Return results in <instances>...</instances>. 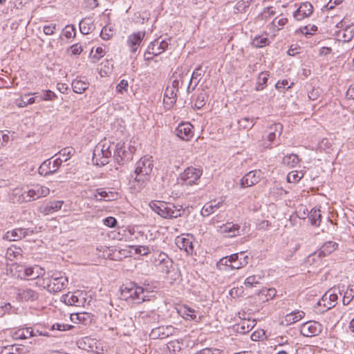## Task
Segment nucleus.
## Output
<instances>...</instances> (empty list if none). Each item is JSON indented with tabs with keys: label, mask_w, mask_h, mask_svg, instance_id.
Segmentation results:
<instances>
[{
	"label": "nucleus",
	"mask_w": 354,
	"mask_h": 354,
	"mask_svg": "<svg viewBox=\"0 0 354 354\" xmlns=\"http://www.w3.org/2000/svg\"><path fill=\"white\" fill-rule=\"evenodd\" d=\"M149 206L153 212L166 219L180 217L185 212V209L180 205H176L163 201H151Z\"/></svg>",
	"instance_id": "f257e3e1"
},
{
	"label": "nucleus",
	"mask_w": 354,
	"mask_h": 354,
	"mask_svg": "<svg viewBox=\"0 0 354 354\" xmlns=\"http://www.w3.org/2000/svg\"><path fill=\"white\" fill-rule=\"evenodd\" d=\"M153 167L151 156H143L136 162L134 180L140 187L144 186L149 180Z\"/></svg>",
	"instance_id": "f03ea898"
},
{
	"label": "nucleus",
	"mask_w": 354,
	"mask_h": 354,
	"mask_svg": "<svg viewBox=\"0 0 354 354\" xmlns=\"http://www.w3.org/2000/svg\"><path fill=\"white\" fill-rule=\"evenodd\" d=\"M146 293H148V292L145 290L142 287L138 286L133 283H130L125 286L123 285L120 288V298L126 301L131 300L137 304L148 300Z\"/></svg>",
	"instance_id": "7ed1b4c3"
},
{
	"label": "nucleus",
	"mask_w": 354,
	"mask_h": 354,
	"mask_svg": "<svg viewBox=\"0 0 354 354\" xmlns=\"http://www.w3.org/2000/svg\"><path fill=\"white\" fill-rule=\"evenodd\" d=\"M50 193V189L45 186L40 185H35L32 188L24 190L19 196V201L29 202L31 201L37 200L41 197H45Z\"/></svg>",
	"instance_id": "20e7f679"
},
{
	"label": "nucleus",
	"mask_w": 354,
	"mask_h": 354,
	"mask_svg": "<svg viewBox=\"0 0 354 354\" xmlns=\"http://www.w3.org/2000/svg\"><path fill=\"white\" fill-rule=\"evenodd\" d=\"M111 156L110 145L99 144L93 150L92 160L97 165H105L109 163Z\"/></svg>",
	"instance_id": "39448f33"
},
{
	"label": "nucleus",
	"mask_w": 354,
	"mask_h": 354,
	"mask_svg": "<svg viewBox=\"0 0 354 354\" xmlns=\"http://www.w3.org/2000/svg\"><path fill=\"white\" fill-rule=\"evenodd\" d=\"M68 283V279L62 272H54L50 275L49 283H48V290L49 292H57L61 291Z\"/></svg>",
	"instance_id": "423d86ee"
},
{
	"label": "nucleus",
	"mask_w": 354,
	"mask_h": 354,
	"mask_svg": "<svg viewBox=\"0 0 354 354\" xmlns=\"http://www.w3.org/2000/svg\"><path fill=\"white\" fill-rule=\"evenodd\" d=\"M62 162L63 160L60 157L55 160H53V158L46 160L39 167V174L44 176L53 174L59 169Z\"/></svg>",
	"instance_id": "0eeeda50"
},
{
	"label": "nucleus",
	"mask_w": 354,
	"mask_h": 354,
	"mask_svg": "<svg viewBox=\"0 0 354 354\" xmlns=\"http://www.w3.org/2000/svg\"><path fill=\"white\" fill-rule=\"evenodd\" d=\"M322 325L316 321H308L300 326V333L304 337H312L319 335L322 331Z\"/></svg>",
	"instance_id": "6e6552de"
},
{
	"label": "nucleus",
	"mask_w": 354,
	"mask_h": 354,
	"mask_svg": "<svg viewBox=\"0 0 354 354\" xmlns=\"http://www.w3.org/2000/svg\"><path fill=\"white\" fill-rule=\"evenodd\" d=\"M157 269L163 274H168L173 268V261L165 252H160L154 261Z\"/></svg>",
	"instance_id": "1a4fd4ad"
},
{
	"label": "nucleus",
	"mask_w": 354,
	"mask_h": 354,
	"mask_svg": "<svg viewBox=\"0 0 354 354\" xmlns=\"http://www.w3.org/2000/svg\"><path fill=\"white\" fill-rule=\"evenodd\" d=\"M113 158L118 164H124L132 159V151L126 148L124 143L118 142L115 147Z\"/></svg>",
	"instance_id": "9d476101"
},
{
	"label": "nucleus",
	"mask_w": 354,
	"mask_h": 354,
	"mask_svg": "<svg viewBox=\"0 0 354 354\" xmlns=\"http://www.w3.org/2000/svg\"><path fill=\"white\" fill-rule=\"evenodd\" d=\"M176 330L171 325L158 326L151 330L149 337L152 339H165L174 335Z\"/></svg>",
	"instance_id": "9b49d317"
},
{
	"label": "nucleus",
	"mask_w": 354,
	"mask_h": 354,
	"mask_svg": "<svg viewBox=\"0 0 354 354\" xmlns=\"http://www.w3.org/2000/svg\"><path fill=\"white\" fill-rule=\"evenodd\" d=\"M202 170L193 167H187L180 175L181 180L187 185H192L200 178Z\"/></svg>",
	"instance_id": "f8f14e48"
},
{
	"label": "nucleus",
	"mask_w": 354,
	"mask_h": 354,
	"mask_svg": "<svg viewBox=\"0 0 354 354\" xmlns=\"http://www.w3.org/2000/svg\"><path fill=\"white\" fill-rule=\"evenodd\" d=\"M34 230L30 228H16L12 231H8L5 234L4 239L10 241H16L25 238L28 236L32 235Z\"/></svg>",
	"instance_id": "ddd939ff"
},
{
	"label": "nucleus",
	"mask_w": 354,
	"mask_h": 354,
	"mask_svg": "<svg viewBox=\"0 0 354 354\" xmlns=\"http://www.w3.org/2000/svg\"><path fill=\"white\" fill-rule=\"evenodd\" d=\"M261 174L260 170H253L248 172L241 179V187L245 188L256 185L260 181Z\"/></svg>",
	"instance_id": "4468645a"
},
{
	"label": "nucleus",
	"mask_w": 354,
	"mask_h": 354,
	"mask_svg": "<svg viewBox=\"0 0 354 354\" xmlns=\"http://www.w3.org/2000/svg\"><path fill=\"white\" fill-rule=\"evenodd\" d=\"M82 292L76 291L73 293L68 292L62 296V301L67 305L81 306L85 301L84 297H81Z\"/></svg>",
	"instance_id": "2eb2a0df"
},
{
	"label": "nucleus",
	"mask_w": 354,
	"mask_h": 354,
	"mask_svg": "<svg viewBox=\"0 0 354 354\" xmlns=\"http://www.w3.org/2000/svg\"><path fill=\"white\" fill-rule=\"evenodd\" d=\"M178 137L183 140H189L194 136L193 126L189 123L180 124L176 129Z\"/></svg>",
	"instance_id": "dca6fc26"
},
{
	"label": "nucleus",
	"mask_w": 354,
	"mask_h": 354,
	"mask_svg": "<svg viewBox=\"0 0 354 354\" xmlns=\"http://www.w3.org/2000/svg\"><path fill=\"white\" fill-rule=\"evenodd\" d=\"M145 36V31H139L130 35L127 38V45L132 53H136Z\"/></svg>",
	"instance_id": "f3484780"
},
{
	"label": "nucleus",
	"mask_w": 354,
	"mask_h": 354,
	"mask_svg": "<svg viewBox=\"0 0 354 354\" xmlns=\"http://www.w3.org/2000/svg\"><path fill=\"white\" fill-rule=\"evenodd\" d=\"M64 204L63 201L53 200L44 204L39 207V211L44 215L53 214L62 209Z\"/></svg>",
	"instance_id": "a211bd4d"
},
{
	"label": "nucleus",
	"mask_w": 354,
	"mask_h": 354,
	"mask_svg": "<svg viewBox=\"0 0 354 354\" xmlns=\"http://www.w3.org/2000/svg\"><path fill=\"white\" fill-rule=\"evenodd\" d=\"M313 6L309 2L301 3L299 7L293 12V17L297 21H301L310 16L313 12Z\"/></svg>",
	"instance_id": "6ab92c4d"
},
{
	"label": "nucleus",
	"mask_w": 354,
	"mask_h": 354,
	"mask_svg": "<svg viewBox=\"0 0 354 354\" xmlns=\"http://www.w3.org/2000/svg\"><path fill=\"white\" fill-rule=\"evenodd\" d=\"M278 17V12L276 8L273 6L267 7L263 9V12L259 16L260 20H266L270 22H283V18L279 19L277 21L276 20Z\"/></svg>",
	"instance_id": "aec40b11"
},
{
	"label": "nucleus",
	"mask_w": 354,
	"mask_h": 354,
	"mask_svg": "<svg viewBox=\"0 0 354 354\" xmlns=\"http://www.w3.org/2000/svg\"><path fill=\"white\" fill-rule=\"evenodd\" d=\"M204 74L205 71L201 66L194 71L187 88V93H190L191 90L194 91L195 89Z\"/></svg>",
	"instance_id": "412c9836"
},
{
	"label": "nucleus",
	"mask_w": 354,
	"mask_h": 354,
	"mask_svg": "<svg viewBox=\"0 0 354 354\" xmlns=\"http://www.w3.org/2000/svg\"><path fill=\"white\" fill-rule=\"evenodd\" d=\"M176 245L180 250H185L187 254H192L194 252L193 237H178Z\"/></svg>",
	"instance_id": "4be33fe9"
},
{
	"label": "nucleus",
	"mask_w": 354,
	"mask_h": 354,
	"mask_svg": "<svg viewBox=\"0 0 354 354\" xmlns=\"http://www.w3.org/2000/svg\"><path fill=\"white\" fill-rule=\"evenodd\" d=\"M223 201H212L204 205L201 209V214L203 216H208L209 214H213L217 209L223 207Z\"/></svg>",
	"instance_id": "5701e85b"
},
{
	"label": "nucleus",
	"mask_w": 354,
	"mask_h": 354,
	"mask_svg": "<svg viewBox=\"0 0 354 354\" xmlns=\"http://www.w3.org/2000/svg\"><path fill=\"white\" fill-rule=\"evenodd\" d=\"M37 336L32 328H22L15 330L12 337L15 339H26L31 337Z\"/></svg>",
	"instance_id": "b1692460"
},
{
	"label": "nucleus",
	"mask_w": 354,
	"mask_h": 354,
	"mask_svg": "<svg viewBox=\"0 0 354 354\" xmlns=\"http://www.w3.org/2000/svg\"><path fill=\"white\" fill-rule=\"evenodd\" d=\"M219 231L223 234H228L229 236L234 237L240 234V226L233 223H227L219 227Z\"/></svg>",
	"instance_id": "393cba45"
},
{
	"label": "nucleus",
	"mask_w": 354,
	"mask_h": 354,
	"mask_svg": "<svg viewBox=\"0 0 354 354\" xmlns=\"http://www.w3.org/2000/svg\"><path fill=\"white\" fill-rule=\"evenodd\" d=\"M18 297L24 301H35L37 300L39 297V293L36 291L30 289H19L17 292Z\"/></svg>",
	"instance_id": "a878e982"
},
{
	"label": "nucleus",
	"mask_w": 354,
	"mask_h": 354,
	"mask_svg": "<svg viewBox=\"0 0 354 354\" xmlns=\"http://www.w3.org/2000/svg\"><path fill=\"white\" fill-rule=\"evenodd\" d=\"M26 278L30 277V279H35L45 275V270L39 266L26 267L25 272Z\"/></svg>",
	"instance_id": "bb28decb"
},
{
	"label": "nucleus",
	"mask_w": 354,
	"mask_h": 354,
	"mask_svg": "<svg viewBox=\"0 0 354 354\" xmlns=\"http://www.w3.org/2000/svg\"><path fill=\"white\" fill-rule=\"evenodd\" d=\"M177 93V90L168 85L165 91L164 103L169 104L170 106H173L176 102Z\"/></svg>",
	"instance_id": "cd10ccee"
},
{
	"label": "nucleus",
	"mask_w": 354,
	"mask_h": 354,
	"mask_svg": "<svg viewBox=\"0 0 354 354\" xmlns=\"http://www.w3.org/2000/svg\"><path fill=\"white\" fill-rule=\"evenodd\" d=\"M159 315L153 310L140 311L138 315V318L147 324L155 323Z\"/></svg>",
	"instance_id": "c85d7f7f"
},
{
	"label": "nucleus",
	"mask_w": 354,
	"mask_h": 354,
	"mask_svg": "<svg viewBox=\"0 0 354 354\" xmlns=\"http://www.w3.org/2000/svg\"><path fill=\"white\" fill-rule=\"evenodd\" d=\"M337 243L333 241H328L325 243L319 250L317 252L318 257H326L330 254L332 252L335 251L337 248Z\"/></svg>",
	"instance_id": "c756f323"
},
{
	"label": "nucleus",
	"mask_w": 354,
	"mask_h": 354,
	"mask_svg": "<svg viewBox=\"0 0 354 354\" xmlns=\"http://www.w3.org/2000/svg\"><path fill=\"white\" fill-rule=\"evenodd\" d=\"M187 73H180L175 72L171 77V85L170 87L177 90L178 92L179 87L182 86L186 77H187Z\"/></svg>",
	"instance_id": "7c9ffc66"
},
{
	"label": "nucleus",
	"mask_w": 354,
	"mask_h": 354,
	"mask_svg": "<svg viewBox=\"0 0 354 354\" xmlns=\"http://www.w3.org/2000/svg\"><path fill=\"white\" fill-rule=\"evenodd\" d=\"M305 315V313L302 310H296L287 314L284 318V322L286 325L292 324L300 319Z\"/></svg>",
	"instance_id": "2f4dec72"
},
{
	"label": "nucleus",
	"mask_w": 354,
	"mask_h": 354,
	"mask_svg": "<svg viewBox=\"0 0 354 354\" xmlns=\"http://www.w3.org/2000/svg\"><path fill=\"white\" fill-rule=\"evenodd\" d=\"M330 291L327 292L322 298V301H319V304L322 305V301L325 302L328 299V305H326L325 303L323 304V306L326 308V309H330L335 306L336 301L338 299V296L335 293H330Z\"/></svg>",
	"instance_id": "473e14b6"
},
{
	"label": "nucleus",
	"mask_w": 354,
	"mask_h": 354,
	"mask_svg": "<svg viewBox=\"0 0 354 354\" xmlns=\"http://www.w3.org/2000/svg\"><path fill=\"white\" fill-rule=\"evenodd\" d=\"M96 344V341L89 337H85L77 341L78 347L86 350L93 351L94 346Z\"/></svg>",
	"instance_id": "72a5a7b5"
},
{
	"label": "nucleus",
	"mask_w": 354,
	"mask_h": 354,
	"mask_svg": "<svg viewBox=\"0 0 354 354\" xmlns=\"http://www.w3.org/2000/svg\"><path fill=\"white\" fill-rule=\"evenodd\" d=\"M115 28L114 27V24H106L102 29L100 32L101 37L107 40L110 39L115 33Z\"/></svg>",
	"instance_id": "f704fd0d"
},
{
	"label": "nucleus",
	"mask_w": 354,
	"mask_h": 354,
	"mask_svg": "<svg viewBox=\"0 0 354 354\" xmlns=\"http://www.w3.org/2000/svg\"><path fill=\"white\" fill-rule=\"evenodd\" d=\"M22 250L20 248H17L15 245H12L11 247L8 248L6 257V258L10 261H13L14 259H18V257H22Z\"/></svg>",
	"instance_id": "c9c22d12"
},
{
	"label": "nucleus",
	"mask_w": 354,
	"mask_h": 354,
	"mask_svg": "<svg viewBox=\"0 0 354 354\" xmlns=\"http://www.w3.org/2000/svg\"><path fill=\"white\" fill-rule=\"evenodd\" d=\"M30 93L23 95L20 97V98L16 100V104L19 107H25L28 104H32L35 102V99L38 97L37 95L35 97H30Z\"/></svg>",
	"instance_id": "e433bc0d"
},
{
	"label": "nucleus",
	"mask_w": 354,
	"mask_h": 354,
	"mask_svg": "<svg viewBox=\"0 0 354 354\" xmlns=\"http://www.w3.org/2000/svg\"><path fill=\"white\" fill-rule=\"evenodd\" d=\"M299 162L297 155L291 153L285 156L282 159V164L289 167H294Z\"/></svg>",
	"instance_id": "4c0bfd02"
},
{
	"label": "nucleus",
	"mask_w": 354,
	"mask_h": 354,
	"mask_svg": "<svg viewBox=\"0 0 354 354\" xmlns=\"http://www.w3.org/2000/svg\"><path fill=\"white\" fill-rule=\"evenodd\" d=\"M73 91L77 93H82L88 87V83L80 80H74L72 82Z\"/></svg>",
	"instance_id": "58836bf2"
},
{
	"label": "nucleus",
	"mask_w": 354,
	"mask_h": 354,
	"mask_svg": "<svg viewBox=\"0 0 354 354\" xmlns=\"http://www.w3.org/2000/svg\"><path fill=\"white\" fill-rule=\"evenodd\" d=\"M113 194L112 192L108 193L106 191L101 190V189H97L96 191V194H94V198L96 201L104 200V201H112L113 199Z\"/></svg>",
	"instance_id": "ea45409f"
},
{
	"label": "nucleus",
	"mask_w": 354,
	"mask_h": 354,
	"mask_svg": "<svg viewBox=\"0 0 354 354\" xmlns=\"http://www.w3.org/2000/svg\"><path fill=\"white\" fill-rule=\"evenodd\" d=\"M208 95L205 93H199L194 99V107L200 109L204 106L207 101Z\"/></svg>",
	"instance_id": "a19ab883"
},
{
	"label": "nucleus",
	"mask_w": 354,
	"mask_h": 354,
	"mask_svg": "<svg viewBox=\"0 0 354 354\" xmlns=\"http://www.w3.org/2000/svg\"><path fill=\"white\" fill-rule=\"evenodd\" d=\"M26 266L19 264H13L11 268V271L14 272L13 274L16 275L18 278L26 279Z\"/></svg>",
	"instance_id": "79ce46f5"
},
{
	"label": "nucleus",
	"mask_w": 354,
	"mask_h": 354,
	"mask_svg": "<svg viewBox=\"0 0 354 354\" xmlns=\"http://www.w3.org/2000/svg\"><path fill=\"white\" fill-rule=\"evenodd\" d=\"M257 120V118L245 117L239 120L238 123L240 127L245 129H250L254 126Z\"/></svg>",
	"instance_id": "37998d69"
},
{
	"label": "nucleus",
	"mask_w": 354,
	"mask_h": 354,
	"mask_svg": "<svg viewBox=\"0 0 354 354\" xmlns=\"http://www.w3.org/2000/svg\"><path fill=\"white\" fill-rule=\"evenodd\" d=\"M354 298V284H350L344 293L343 304L348 305Z\"/></svg>",
	"instance_id": "c03bdc74"
},
{
	"label": "nucleus",
	"mask_w": 354,
	"mask_h": 354,
	"mask_svg": "<svg viewBox=\"0 0 354 354\" xmlns=\"http://www.w3.org/2000/svg\"><path fill=\"white\" fill-rule=\"evenodd\" d=\"M304 176L302 171H292L287 175V181L291 183L299 182Z\"/></svg>",
	"instance_id": "a18cd8bd"
},
{
	"label": "nucleus",
	"mask_w": 354,
	"mask_h": 354,
	"mask_svg": "<svg viewBox=\"0 0 354 354\" xmlns=\"http://www.w3.org/2000/svg\"><path fill=\"white\" fill-rule=\"evenodd\" d=\"M322 215L319 209H312L310 213L309 218L312 225L318 226L321 222Z\"/></svg>",
	"instance_id": "49530a36"
},
{
	"label": "nucleus",
	"mask_w": 354,
	"mask_h": 354,
	"mask_svg": "<svg viewBox=\"0 0 354 354\" xmlns=\"http://www.w3.org/2000/svg\"><path fill=\"white\" fill-rule=\"evenodd\" d=\"M268 76H269L268 74H267L266 73H263V72H262L259 74V76L258 77V81H257V85L256 86L257 91H261L264 88V87L267 84Z\"/></svg>",
	"instance_id": "de8ad7c7"
},
{
	"label": "nucleus",
	"mask_w": 354,
	"mask_h": 354,
	"mask_svg": "<svg viewBox=\"0 0 354 354\" xmlns=\"http://www.w3.org/2000/svg\"><path fill=\"white\" fill-rule=\"evenodd\" d=\"M252 44L256 48H261L269 44V40L267 37L262 36L255 37L252 40Z\"/></svg>",
	"instance_id": "09e8293b"
},
{
	"label": "nucleus",
	"mask_w": 354,
	"mask_h": 354,
	"mask_svg": "<svg viewBox=\"0 0 354 354\" xmlns=\"http://www.w3.org/2000/svg\"><path fill=\"white\" fill-rule=\"evenodd\" d=\"M74 152V149L71 147H66L60 150L58 153V155L59 157L63 160V162H65L73 155Z\"/></svg>",
	"instance_id": "8fccbe9b"
},
{
	"label": "nucleus",
	"mask_w": 354,
	"mask_h": 354,
	"mask_svg": "<svg viewBox=\"0 0 354 354\" xmlns=\"http://www.w3.org/2000/svg\"><path fill=\"white\" fill-rule=\"evenodd\" d=\"M349 29H350V28L347 27L345 29L339 30V34H338L339 37H342V40L344 42H348V41H351L352 39V38L353 37V31Z\"/></svg>",
	"instance_id": "3c124183"
},
{
	"label": "nucleus",
	"mask_w": 354,
	"mask_h": 354,
	"mask_svg": "<svg viewBox=\"0 0 354 354\" xmlns=\"http://www.w3.org/2000/svg\"><path fill=\"white\" fill-rule=\"evenodd\" d=\"M23 348L15 346H5L2 348L1 354H20Z\"/></svg>",
	"instance_id": "603ef678"
},
{
	"label": "nucleus",
	"mask_w": 354,
	"mask_h": 354,
	"mask_svg": "<svg viewBox=\"0 0 354 354\" xmlns=\"http://www.w3.org/2000/svg\"><path fill=\"white\" fill-rule=\"evenodd\" d=\"M158 39H155L151 41L148 46L147 54H152L153 55H158L162 53V51L158 50Z\"/></svg>",
	"instance_id": "864d4df0"
},
{
	"label": "nucleus",
	"mask_w": 354,
	"mask_h": 354,
	"mask_svg": "<svg viewBox=\"0 0 354 354\" xmlns=\"http://www.w3.org/2000/svg\"><path fill=\"white\" fill-rule=\"evenodd\" d=\"M261 279L260 277L253 275L247 277L245 280V285L247 287H253L256 286L259 283V280Z\"/></svg>",
	"instance_id": "5fc2aeb1"
},
{
	"label": "nucleus",
	"mask_w": 354,
	"mask_h": 354,
	"mask_svg": "<svg viewBox=\"0 0 354 354\" xmlns=\"http://www.w3.org/2000/svg\"><path fill=\"white\" fill-rule=\"evenodd\" d=\"M76 32L73 25H67L63 29V35L69 39L75 36Z\"/></svg>",
	"instance_id": "6e6d98bb"
},
{
	"label": "nucleus",
	"mask_w": 354,
	"mask_h": 354,
	"mask_svg": "<svg viewBox=\"0 0 354 354\" xmlns=\"http://www.w3.org/2000/svg\"><path fill=\"white\" fill-rule=\"evenodd\" d=\"M248 256H245L243 261L237 260L234 263L230 264V267L232 270L239 269L245 266L248 263Z\"/></svg>",
	"instance_id": "4d7b16f0"
},
{
	"label": "nucleus",
	"mask_w": 354,
	"mask_h": 354,
	"mask_svg": "<svg viewBox=\"0 0 354 354\" xmlns=\"http://www.w3.org/2000/svg\"><path fill=\"white\" fill-rule=\"evenodd\" d=\"M268 132H274L279 137L283 132V125L280 123H274L269 127Z\"/></svg>",
	"instance_id": "13d9d810"
},
{
	"label": "nucleus",
	"mask_w": 354,
	"mask_h": 354,
	"mask_svg": "<svg viewBox=\"0 0 354 354\" xmlns=\"http://www.w3.org/2000/svg\"><path fill=\"white\" fill-rule=\"evenodd\" d=\"M317 30V26L315 25L308 24L301 29L303 34L306 35H312Z\"/></svg>",
	"instance_id": "bf43d9fd"
},
{
	"label": "nucleus",
	"mask_w": 354,
	"mask_h": 354,
	"mask_svg": "<svg viewBox=\"0 0 354 354\" xmlns=\"http://www.w3.org/2000/svg\"><path fill=\"white\" fill-rule=\"evenodd\" d=\"M72 328H73V326H71V325L59 324V323L54 324L51 326L52 330H57L59 331H66V330H70Z\"/></svg>",
	"instance_id": "052dcab7"
},
{
	"label": "nucleus",
	"mask_w": 354,
	"mask_h": 354,
	"mask_svg": "<svg viewBox=\"0 0 354 354\" xmlns=\"http://www.w3.org/2000/svg\"><path fill=\"white\" fill-rule=\"evenodd\" d=\"M128 82L125 80H122L116 86L117 92L122 94L124 91H127Z\"/></svg>",
	"instance_id": "680f3d73"
},
{
	"label": "nucleus",
	"mask_w": 354,
	"mask_h": 354,
	"mask_svg": "<svg viewBox=\"0 0 354 354\" xmlns=\"http://www.w3.org/2000/svg\"><path fill=\"white\" fill-rule=\"evenodd\" d=\"M41 100H53L55 97L54 92L48 90L44 92L43 95L38 96Z\"/></svg>",
	"instance_id": "e2e57ef3"
},
{
	"label": "nucleus",
	"mask_w": 354,
	"mask_h": 354,
	"mask_svg": "<svg viewBox=\"0 0 354 354\" xmlns=\"http://www.w3.org/2000/svg\"><path fill=\"white\" fill-rule=\"evenodd\" d=\"M195 354H221V351L216 348H205L198 351Z\"/></svg>",
	"instance_id": "0e129e2a"
},
{
	"label": "nucleus",
	"mask_w": 354,
	"mask_h": 354,
	"mask_svg": "<svg viewBox=\"0 0 354 354\" xmlns=\"http://www.w3.org/2000/svg\"><path fill=\"white\" fill-rule=\"evenodd\" d=\"M103 222L106 226L109 227H115L117 225V223H118L117 220L114 217H112V216L106 217V218L104 219Z\"/></svg>",
	"instance_id": "69168bd1"
},
{
	"label": "nucleus",
	"mask_w": 354,
	"mask_h": 354,
	"mask_svg": "<svg viewBox=\"0 0 354 354\" xmlns=\"http://www.w3.org/2000/svg\"><path fill=\"white\" fill-rule=\"evenodd\" d=\"M56 30V24H50V25H47V26H44L43 27V31L44 32L45 35H53L55 31Z\"/></svg>",
	"instance_id": "338daca9"
},
{
	"label": "nucleus",
	"mask_w": 354,
	"mask_h": 354,
	"mask_svg": "<svg viewBox=\"0 0 354 354\" xmlns=\"http://www.w3.org/2000/svg\"><path fill=\"white\" fill-rule=\"evenodd\" d=\"M132 323L131 318L125 317L124 315H121V317L118 320V326H129Z\"/></svg>",
	"instance_id": "774afa93"
}]
</instances>
